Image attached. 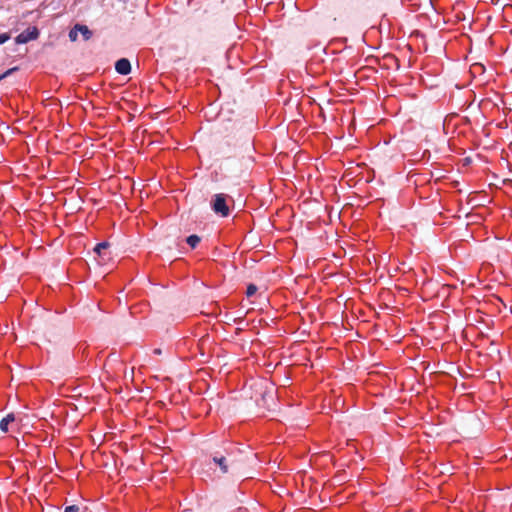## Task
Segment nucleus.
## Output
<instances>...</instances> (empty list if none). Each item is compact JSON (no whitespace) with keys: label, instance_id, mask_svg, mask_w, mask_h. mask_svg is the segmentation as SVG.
I'll use <instances>...</instances> for the list:
<instances>
[{"label":"nucleus","instance_id":"f257e3e1","mask_svg":"<svg viewBox=\"0 0 512 512\" xmlns=\"http://www.w3.org/2000/svg\"><path fill=\"white\" fill-rule=\"evenodd\" d=\"M229 198L230 197L224 193L214 194L210 201L212 211L221 217H228L230 215V208L227 203Z\"/></svg>","mask_w":512,"mask_h":512},{"label":"nucleus","instance_id":"f03ea898","mask_svg":"<svg viewBox=\"0 0 512 512\" xmlns=\"http://www.w3.org/2000/svg\"><path fill=\"white\" fill-rule=\"evenodd\" d=\"M40 36V30L36 26H31L19 33L14 41L17 45H23L30 41L37 40Z\"/></svg>","mask_w":512,"mask_h":512},{"label":"nucleus","instance_id":"7ed1b4c3","mask_svg":"<svg viewBox=\"0 0 512 512\" xmlns=\"http://www.w3.org/2000/svg\"><path fill=\"white\" fill-rule=\"evenodd\" d=\"M115 71L123 76H126L131 73L132 66L131 62L128 58H120L115 62L114 65Z\"/></svg>","mask_w":512,"mask_h":512},{"label":"nucleus","instance_id":"20e7f679","mask_svg":"<svg viewBox=\"0 0 512 512\" xmlns=\"http://www.w3.org/2000/svg\"><path fill=\"white\" fill-rule=\"evenodd\" d=\"M212 461L214 464L219 466V468L223 474L228 473V471H229L228 465L226 463V458L223 455L215 454L212 457Z\"/></svg>","mask_w":512,"mask_h":512},{"label":"nucleus","instance_id":"39448f33","mask_svg":"<svg viewBox=\"0 0 512 512\" xmlns=\"http://www.w3.org/2000/svg\"><path fill=\"white\" fill-rule=\"evenodd\" d=\"M16 419L15 414L13 412L8 413L5 417H3L0 421V430L3 433H7L9 431V424L14 422Z\"/></svg>","mask_w":512,"mask_h":512},{"label":"nucleus","instance_id":"423d86ee","mask_svg":"<svg viewBox=\"0 0 512 512\" xmlns=\"http://www.w3.org/2000/svg\"><path fill=\"white\" fill-rule=\"evenodd\" d=\"M77 30L79 34H81L84 41H88L92 38L93 32L89 29L87 25L77 23Z\"/></svg>","mask_w":512,"mask_h":512},{"label":"nucleus","instance_id":"0eeeda50","mask_svg":"<svg viewBox=\"0 0 512 512\" xmlns=\"http://www.w3.org/2000/svg\"><path fill=\"white\" fill-rule=\"evenodd\" d=\"M185 241L192 249H195L200 243L201 238L197 234H191L186 237Z\"/></svg>","mask_w":512,"mask_h":512},{"label":"nucleus","instance_id":"6e6552de","mask_svg":"<svg viewBox=\"0 0 512 512\" xmlns=\"http://www.w3.org/2000/svg\"><path fill=\"white\" fill-rule=\"evenodd\" d=\"M110 246L109 242L107 241H102V242H99L95 245V247L93 248V252L97 255H101V252L102 250H105L107 249L108 247Z\"/></svg>","mask_w":512,"mask_h":512},{"label":"nucleus","instance_id":"1a4fd4ad","mask_svg":"<svg viewBox=\"0 0 512 512\" xmlns=\"http://www.w3.org/2000/svg\"><path fill=\"white\" fill-rule=\"evenodd\" d=\"M77 23L69 30L68 37L71 42H75L78 39Z\"/></svg>","mask_w":512,"mask_h":512},{"label":"nucleus","instance_id":"9d476101","mask_svg":"<svg viewBox=\"0 0 512 512\" xmlns=\"http://www.w3.org/2000/svg\"><path fill=\"white\" fill-rule=\"evenodd\" d=\"M19 70V67L18 66H14V67H11L7 70H5L3 73L0 74V78L1 80H4L6 78H8L9 76H11L12 74H14L15 72H17Z\"/></svg>","mask_w":512,"mask_h":512},{"label":"nucleus","instance_id":"9b49d317","mask_svg":"<svg viewBox=\"0 0 512 512\" xmlns=\"http://www.w3.org/2000/svg\"><path fill=\"white\" fill-rule=\"evenodd\" d=\"M257 290H258V287L255 284H253V283L248 284L247 288H246V296L252 297L253 295H255Z\"/></svg>","mask_w":512,"mask_h":512},{"label":"nucleus","instance_id":"f8f14e48","mask_svg":"<svg viewBox=\"0 0 512 512\" xmlns=\"http://www.w3.org/2000/svg\"><path fill=\"white\" fill-rule=\"evenodd\" d=\"M11 36L10 33L4 32L0 33V45L6 43L8 40H10Z\"/></svg>","mask_w":512,"mask_h":512},{"label":"nucleus","instance_id":"ddd939ff","mask_svg":"<svg viewBox=\"0 0 512 512\" xmlns=\"http://www.w3.org/2000/svg\"><path fill=\"white\" fill-rule=\"evenodd\" d=\"M80 508L77 505L66 506L64 512H79Z\"/></svg>","mask_w":512,"mask_h":512},{"label":"nucleus","instance_id":"4468645a","mask_svg":"<svg viewBox=\"0 0 512 512\" xmlns=\"http://www.w3.org/2000/svg\"><path fill=\"white\" fill-rule=\"evenodd\" d=\"M153 353H154L155 355H161V354H162V350H161L160 348H155V349L153 350Z\"/></svg>","mask_w":512,"mask_h":512}]
</instances>
